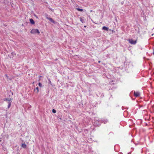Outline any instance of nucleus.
Wrapping results in <instances>:
<instances>
[{"instance_id":"4468645a","label":"nucleus","mask_w":154,"mask_h":154,"mask_svg":"<svg viewBox=\"0 0 154 154\" xmlns=\"http://www.w3.org/2000/svg\"><path fill=\"white\" fill-rule=\"evenodd\" d=\"M5 76L7 77V78H8V76L7 75V74H6L5 75Z\"/></svg>"},{"instance_id":"423d86ee","label":"nucleus","mask_w":154,"mask_h":154,"mask_svg":"<svg viewBox=\"0 0 154 154\" xmlns=\"http://www.w3.org/2000/svg\"><path fill=\"white\" fill-rule=\"evenodd\" d=\"M109 28L108 27L104 26L102 28V29L103 30H104L106 31H108V30Z\"/></svg>"},{"instance_id":"39448f33","label":"nucleus","mask_w":154,"mask_h":154,"mask_svg":"<svg viewBox=\"0 0 154 154\" xmlns=\"http://www.w3.org/2000/svg\"><path fill=\"white\" fill-rule=\"evenodd\" d=\"M134 94L135 96H139L140 95V94L139 92H134Z\"/></svg>"},{"instance_id":"1a4fd4ad","label":"nucleus","mask_w":154,"mask_h":154,"mask_svg":"<svg viewBox=\"0 0 154 154\" xmlns=\"http://www.w3.org/2000/svg\"><path fill=\"white\" fill-rule=\"evenodd\" d=\"M26 145L25 143H23L21 145V147L24 148H26Z\"/></svg>"},{"instance_id":"ddd939ff","label":"nucleus","mask_w":154,"mask_h":154,"mask_svg":"<svg viewBox=\"0 0 154 154\" xmlns=\"http://www.w3.org/2000/svg\"><path fill=\"white\" fill-rule=\"evenodd\" d=\"M38 85H39V87H42V84H41V83H38Z\"/></svg>"},{"instance_id":"f257e3e1","label":"nucleus","mask_w":154,"mask_h":154,"mask_svg":"<svg viewBox=\"0 0 154 154\" xmlns=\"http://www.w3.org/2000/svg\"><path fill=\"white\" fill-rule=\"evenodd\" d=\"M11 100L12 99L11 98H5V100L8 103V108H9L11 105V103L12 102Z\"/></svg>"},{"instance_id":"6e6552de","label":"nucleus","mask_w":154,"mask_h":154,"mask_svg":"<svg viewBox=\"0 0 154 154\" xmlns=\"http://www.w3.org/2000/svg\"><path fill=\"white\" fill-rule=\"evenodd\" d=\"M29 21H30V23L32 24H34L35 23V22L32 19H30V20H29Z\"/></svg>"},{"instance_id":"dca6fc26","label":"nucleus","mask_w":154,"mask_h":154,"mask_svg":"<svg viewBox=\"0 0 154 154\" xmlns=\"http://www.w3.org/2000/svg\"><path fill=\"white\" fill-rule=\"evenodd\" d=\"M98 62H99V63H100V61H98Z\"/></svg>"},{"instance_id":"9d476101","label":"nucleus","mask_w":154,"mask_h":154,"mask_svg":"<svg viewBox=\"0 0 154 154\" xmlns=\"http://www.w3.org/2000/svg\"><path fill=\"white\" fill-rule=\"evenodd\" d=\"M47 18L51 22H52L54 23V21L53 20L52 18H48V17H47Z\"/></svg>"},{"instance_id":"f8f14e48","label":"nucleus","mask_w":154,"mask_h":154,"mask_svg":"<svg viewBox=\"0 0 154 154\" xmlns=\"http://www.w3.org/2000/svg\"><path fill=\"white\" fill-rule=\"evenodd\" d=\"M52 112L53 113H55L56 112V110L54 109L52 110Z\"/></svg>"},{"instance_id":"9b49d317","label":"nucleus","mask_w":154,"mask_h":154,"mask_svg":"<svg viewBox=\"0 0 154 154\" xmlns=\"http://www.w3.org/2000/svg\"><path fill=\"white\" fill-rule=\"evenodd\" d=\"M77 9L79 11H83V9H80L79 8H77Z\"/></svg>"},{"instance_id":"2eb2a0df","label":"nucleus","mask_w":154,"mask_h":154,"mask_svg":"<svg viewBox=\"0 0 154 154\" xmlns=\"http://www.w3.org/2000/svg\"><path fill=\"white\" fill-rule=\"evenodd\" d=\"M153 54H154V49H153Z\"/></svg>"},{"instance_id":"7ed1b4c3","label":"nucleus","mask_w":154,"mask_h":154,"mask_svg":"<svg viewBox=\"0 0 154 154\" xmlns=\"http://www.w3.org/2000/svg\"><path fill=\"white\" fill-rule=\"evenodd\" d=\"M128 41L131 44L135 45L137 42L136 40L134 41L132 39H129Z\"/></svg>"},{"instance_id":"0eeeda50","label":"nucleus","mask_w":154,"mask_h":154,"mask_svg":"<svg viewBox=\"0 0 154 154\" xmlns=\"http://www.w3.org/2000/svg\"><path fill=\"white\" fill-rule=\"evenodd\" d=\"M39 91V90L38 89V87H36L35 89H34V92L35 93H37Z\"/></svg>"},{"instance_id":"20e7f679","label":"nucleus","mask_w":154,"mask_h":154,"mask_svg":"<svg viewBox=\"0 0 154 154\" xmlns=\"http://www.w3.org/2000/svg\"><path fill=\"white\" fill-rule=\"evenodd\" d=\"M80 20L82 23H83L85 22V19L84 17H81L80 18Z\"/></svg>"},{"instance_id":"f03ea898","label":"nucleus","mask_w":154,"mask_h":154,"mask_svg":"<svg viewBox=\"0 0 154 154\" xmlns=\"http://www.w3.org/2000/svg\"><path fill=\"white\" fill-rule=\"evenodd\" d=\"M31 33L32 34L38 33L39 34L40 32L38 29H32L31 31Z\"/></svg>"}]
</instances>
